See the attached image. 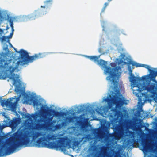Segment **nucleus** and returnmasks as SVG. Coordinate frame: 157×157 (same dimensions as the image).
Returning a JSON list of instances; mask_svg holds the SVG:
<instances>
[{
    "mask_svg": "<svg viewBox=\"0 0 157 157\" xmlns=\"http://www.w3.org/2000/svg\"><path fill=\"white\" fill-rule=\"evenodd\" d=\"M33 105L36 106H38L39 105V103L37 101L34 100L33 101Z\"/></svg>",
    "mask_w": 157,
    "mask_h": 157,
    "instance_id": "obj_27",
    "label": "nucleus"
},
{
    "mask_svg": "<svg viewBox=\"0 0 157 157\" xmlns=\"http://www.w3.org/2000/svg\"><path fill=\"white\" fill-rule=\"evenodd\" d=\"M39 121H40L41 122H44V123H46V121L47 120H44V119H41L40 120H38Z\"/></svg>",
    "mask_w": 157,
    "mask_h": 157,
    "instance_id": "obj_33",
    "label": "nucleus"
},
{
    "mask_svg": "<svg viewBox=\"0 0 157 157\" xmlns=\"http://www.w3.org/2000/svg\"><path fill=\"white\" fill-rule=\"evenodd\" d=\"M109 97L110 98L107 99L108 101L113 102L117 106L121 107L124 103L123 100L117 96V93L112 92Z\"/></svg>",
    "mask_w": 157,
    "mask_h": 157,
    "instance_id": "obj_6",
    "label": "nucleus"
},
{
    "mask_svg": "<svg viewBox=\"0 0 157 157\" xmlns=\"http://www.w3.org/2000/svg\"><path fill=\"white\" fill-rule=\"evenodd\" d=\"M5 62V60L0 58V79H5L6 78V72L9 71L11 74L10 78L16 82L19 77L18 75L13 73L15 68L12 67L10 62L8 63Z\"/></svg>",
    "mask_w": 157,
    "mask_h": 157,
    "instance_id": "obj_3",
    "label": "nucleus"
},
{
    "mask_svg": "<svg viewBox=\"0 0 157 157\" xmlns=\"http://www.w3.org/2000/svg\"><path fill=\"white\" fill-rule=\"evenodd\" d=\"M143 67L147 69L150 72V77L152 79H155L157 76V71H155L151 69V67L149 66L144 64Z\"/></svg>",
    "mask_w": 157,
    "mask_h": 157,
    "instance_id": "obj_10",
    "label": "nucleus"
},
{
    "mask_svg": "<svg viewBox=\"0 0 157 157\" xmlns=\"http://www.w3.org/2000/svg\"><path fill=\"white\" fill-rule=\"evenodd\" d=\"M72 146L73 147L76 146L78 144L77 141H74L73 142Z\"/></svg>",
    "mask_w": 157,
    "mask_h": 157,
    "instance_id": "obj_28",
    "label": "nucleus"
},
{
    "mask_svg": "<svg viewBox=\"0 0 157 157\" xmlns=\"http://www.w3.org/2000/svg\"><path fill=\"white\" fill-rule=\"evenodd\" d=\"M143 151L148 152L151 149V145L148 140H145L142 142Z\"/></svg>",
    "mask_w": 157,
    "mask_h": 157,
    "instance_id": "obj_9",
    "label": "nucleus"
},
{
    "mask_svg": "<svg viewBox=\"0 0 157 157\" xmlns=\"http://www.w3.org/2000/svg\"><path fill=\"white\" fill-rule=\"evenodd\" d=\"M121 58L120 59V62L121 63H124L125 64H127V63H129V64L130 63L129 59L127 58H127V59L128 60V61H127V62H126L125 61V59L124 58L125 57V56L124 54H121Z\"/></svg>",
    "mask_w": 157,
    "mask_h": 157,
    "instance_id": "obj_15",
    "label": "nucleus"
},
{
    "mask_svg": "<svg viewBox=\"0 0 157 157\" xmlns=\"http://www.w3.org/2000/svg\"><path fill=\"white\" fill-rule=\"evenodd\" d=\"M100 55L98 56H86L90 60L93 61L94 62H97V64L102 67L103 68H105V74H109V75L106 77V79L112 82L114 86V89L118 88V82L117 81L119 79V67L117 66L114 63H111L110 65L112 67L107 66L108 63L107 61L102 59L98 60Z\"/></svg>",
    "mask_w": 157,
    "mask_h": 157,
    "instance_id": "obj_1",
    "label": "nucleus"
},
{
    "mask_svg": "<svg viewBox=\"0 0 157 157\" xmlns=\"http://www.w3.org/2000/svg\"><path fill=\"white\" fill-rule=\"evenodd\" d=\"M132 65L133 66H135L136 67H143V65L144 64H140L139 63H137L136 62H133L132 63Z\"/></svg>",
    "mask_w": 157,
    "mask_h": 157,
    "instance_id": "obj_20",
    "label": "nucleus"
},
{
    "mask_svg": "<svg viewBox=\"0 0 157 157\" xmlns=\"http://www.w3.org/2000/svg\"><path fill=\"white\" fill-rule=\"evenodd\" d=\"M8 39L7 36H3L2 37H0V40L2 42L6 41V39Z\"/></svg>",
    "mask_w": 157,
    "mask_h": 157,
    "instance_id": "obj_23",
    "label": "nucleus"
},
{
    "mask_svg": "<svg viewBox=\"0 0 157 157\" xmlns=\"http://www.w3.org/2000/svg\"><path fill=\"white\" fill-rule=\"evenodd\" d=\"M11 61V60H9V61L10 62V61Z\"/></svg>",
    "mask_w": 157,
    "mask_h": 157,
    "instance_id": "obj_40",
    "label": "nucleus"
},
{
    "mask_svg": "<svg viewBox=\"0 0 157 157\" xmlns=\"http://www.w3.org/2000/svg\"><path fill=\"white\" fill-rule=\"evenodd\" d=\"M52 118H53V117H50V118H49V120L50 121H51V120H52Z\"/></svg>",
    "mask_w": 157,
    "mask_h": 157,
    "instance_id": "obj_35",
    "label": "nucleus"
},
{
    "mask_svg": "<svg viewBox=\"0 0 157 157\" xmlns=\"http://www.w3.org/2000/svg\"><path fill=\"white\" fill-rule=\"evenodd\" d=\"M61 124L62 126H62H65L66 125V123L65 122L63 121L62 123Z\"/></svg>",
    "mask_w": 157,
    "mask_h": 157,
    "instance_id": "obj_31",
    "label": "nucleus"
},
{
    "mask_svg": "<svg viewBox=\"0 0 157 157\" xmlns=\"http://www.w3.org/2000/svg\"><path fill=\"white\" fill-rule=\"evenodd\" d=\"M46 12L44 14H46Z\"/></svg>",
    "mask_w": 157,
    "mask_h": 157,
    "instance_id": "obj_42",
    "label": "nucleus"
},
{
    "mask_svg": "<svg viewBox=\"0 0 157 157\" xmlns=\"http://www.w3.org/2000/svg\"><path fill=\"white\" fill-rule=\"evenodd\" d=\"M9 22H10L11 27V28H14L13 21V20L10 19V20H9Z\"/></svg>",
    "mask_w": 157,
    "mask_h": 157,
    "instance_id": "obj_25",
    "label": "nucleus"
},
{
    "mask_svg": "<svg viewBox=\"0 0 157 157\" xmlns=\"http://www.w3.org/2000/svg\"><path fill=\"white\" fill-rule=\"evenodd\" d=\"M112 111L113 112H114L115 113V115L117 113L118 111L116 109H112Z\"/></svg>",
    "mask_w": 157,
    "mask_h": 157,
    "instance_id": "obj_30",
    "label": "nucleus"
},
{
    "mask_svg": "<svg viewBox=\"0 0 157 157\" xmlns=\"http://www.w3.org/2000/svg\"><path fill=\"white\" fill-rule=\"evenodd\" d=\"M41 111L44 113L48 114L49 113L48 112H52L54 113V115L56 117H59L65 114V113L63 112L56 111L54 110L50 109L48 107L45 108V106L42 107L41 108Z\"/></svg>",
    "mask_w": 157,
    "mask_h": 157,
    "instance_id": "obj_8",
    "label": "nucleus"
},
{
    "mask_svg": "<svg viewBox=\"0 0 157 157\" xmlns=\"http://www.w3.org/2000/svg\"><path fill=\"white\" fill-rule=\"evenodd\" d=\"M39 15V13L37 12H35L27 16L28 19L33 20L37 18Z\"/></svg>",
    "mask_w": 157,
    "mask_h": 157,
    "instance_id": "obj_12",
    "label": "nucleus"
},
{
    "mask_svg": "<svg viewBox=\"0 0 157 157\" xmlns=\"http://www.w3.org/2000/svg\"><path fill=\"white\" fill-rule=\"evenodd\" d=\"M108 3L106 2L104 4V6L102 10V12H103L105 10L107 6L108 5Z\"/></svg>",
    "mask_w": 157,
    "mask_h": 157,
    "instance_id": "obj_26",
    "label": "nucleus"
},
{
    "mask_svg": "<svg viewBox=\"0 0 157 157\" xmlns=\"http://www.w3.org/2000/svg\"><path fill=\"white\" fill-rule=\"evenodd\" d=\"M128 71H129V72L130 74V81L132 83V77L133 76L135 77L133 74H132V71L131 69V67L130 66H129L128 67Z\"/></svg>",
    "mask_w": 157,
    "mask_h": 157,
    "instance_id": "obj_19",
    "label": "nucleus"
},
{
    "mask_svg": "<svg viewBox=\"0 0 157 157\" xmlns=\"http://www.w3.org/2000/svg\"><path fill=\"white\" fill-rule=\"evenodd\" d=\"M109 136L113 140H118L121 139L118 131L109 134Z\"/></svg>",
    "mask_w": 157,
    "mask_h": 157,
    "instance_id": "obj_11",
    "label": "nucleus"
},
{
    "mask_svg": "<svg viewBox=\"0 0 157 157\" xmlns=\"http://www.w3.org/2000/svg\"><path fill=\"white\" fill-rule=\"evenodd\" d=\"M101 153L105 156L107 154V149L105 147H102L101 149Z\"/></svg>",
    "mask_w": 157,
    "mask_h": 157,
    "instance_id": "obj_18",
    "label": "nucleus"
},
{
    "mask_svg": "<svg viewBox=\"0 0 157 157\" xmlns=\"http://www.w3.org/2000/svg\"><path fill=\"white\" fill-rule=\"evenodd\" d=\"M4 122L7 126L12 128H16L19 124L17 118H14L12 120H10L8 117H6V120L4 121Z\"/></svg>",
    "mask_w": 157,
    "mask_h": 157,
    "instance_id": "obj_7",
    "label": "nucleus"
},
{
    "mask_svg": "<svg viewBox=\"0 0 157 157\" xmlns=\"http://www.w3.org/2000/svg\"><path fill=\"white\" fill-rule=\"evenodd\" d=\"M17 52L20 53V57L19 59L20 58L21 60L17 61L16 63V66L17 67L20 65H23L29 63H32L34 61L45 56V54L42 53H39L35 54L33 56H30L27 51L23 49H21L20 51Z\"/></svg>",
    "mask_w": 157,
    "mask_h": 157,
    "instance_id": "obj_2",
    "label": "nucleus"
},
{
    "mask_svg": "<svg viewBox=\"0 0 157 157\" xmlns=\"http://www.w3.org/2000/svg\"><path fill=\"white\" fill-rule=\"evenodd\" d=\"M104 131L100 127L97 128L95 129L94 130V134L99 135H101Z\"/></svg>",
    "mask_w": 157,
    "mask_h": 157,
    "instance_id": "obj_16",
    "label": "nucleus"
},
{
    "mask_svg": "<svg viewBox=\"0 0 157 157\" xmlns=\"http://www.w3.org/2000/svg\"><path fill=\"white\" fill-rule=\"evenodd\" d=\"M110 2L112 0H108Z\"/></svg>",
    "mask_w": 157,
    "mask_h": 157,
    "instance_id": "obj_39",
    "label": "nucleus"
},
{
    "mask_svg": "<svg viewBox=\"0 0 157 157\" xmlns=\"http://www.w3.org/2000/svg\"><path fill=\"white\" fill-rule=\"evenodd\" d=\"M132 78V83L134 85L136 84V87L137 89L134 90V91L135 90L137 91V93H136V96H137L138 94H140L141 92L144 90H147L148 91L151 90V86L139 83V82L145 80L147 79L145 76H143L141 78L133 76Z\"/></svg>",
    "mask_w": 157,
    "mask_h": 157,
    "instance_id": "obj_4",
    "label": "nucleus"
},
{
    "mask_svg": "<svg viewBox=\"0 0 157 157\" xmlns=\"http://www.w3.org/2000/svg\"><path fill=\"white\" fill-rule=\"evenodd\" d=\"M100 127L104 131H105L107 128V126L106 124V121L105 120H102L100 121Z\"/></svg>",
    "mask_w": 157,
    "mask_h": 157,
    "instance_id": "obj_13",
    "label": "nucleus"
},
{
    "mask_svg": "<svg viewBox=\"0 0 157 157\" xmlns=\"http://www.w3.org/2000/svg\"><path fill=\"white\" fill-rule=\"evenodd\" d=\"M54 127L55 130L60 129L62 128V126L61 124H57Z\"/></svg>",
    "mask_w": 157,
    "mask_h": 157,
    "instance_id": "obj_24",
    "label": "nucleus"
},
{
    "mask_svg": "<svg viewBox=\"0 0 157 157\" xmlns=\"http://www.w3.org/2000/svg\"><path fill=\"white\" fill-rule=\"evenodd\" d=\"M153 157H157V155H155Z\"/></svg>",
    "mask_w": 157,
    "mask_h": 157,
    "instance_id": "obj_38",
    "label": "nucleus"
},
{
    "mask_svg": "<svg viewBox=\"0 0 157 157\" xmlns=\"http://www.w3.org/2000/svg\"><path fill=\"white\" fill-rule=\"evenodd\" d=\"M31 116L33 118L35 119L37 117V115L34 114H32Z\"/></svg>",
    "mask_w": 157,
    "mask_h": 157,
    "instance_id": "obj_32",
    "label": "nucleus"
},
{
    "mask_svg": "<svg viewBox=\"0 0 157 157\" xmlns=\"http://www.w3.org/2000/svg\"><path fill=\"white\" fill-rule=\"evenodd\" d=\"M115 91L117 92H119V90H117V89H116V90H115Z\"/></svg>",
    "mask_w": 157,
    "mask_h": 157,
    "instance_id": "obj_36",
    "label": "nucleus"
},
{
    "mask_svg": "<svg viewBox=\"0 0 157 157\" xmlns=\"http://www.w3.org/2000/svg\"><path fill=\"white\" fill-rule=\"evenodd\" d=\"M45 126L44 124H38L36 125V127L38 129H41Z\"/></svg>",
    "mask_w": 157,
    "mask_h": 157,
    "instance_id": "obj_22",
    "label": "nucleus"
},
{
    "mask_svg": "<svg viewBox=\"0 0 157 157\" xmlns=\"http://www.w3.org/2000/svg\"><path fill=\"white\" fill-rule=\"evenodd\" d=\"M26 98L28 101H32L33 99L34 98V97L31 95H27Z\"/></svg>",
    "mask_w": 157,
    "mask_h": 157,
    "instance_id": "obj_21",
    "label": "nucleus"
},
{
    "mask_svg": "<svg viewBox=\"0 0 157 157\" xmlns=\"http://www.w3.org/2000/svg\"><path fill=\"white\" fill-rule=\"evenodd\" d=\"M52 0H46L44 2V6H41V8H48L52 4Z\"/></svg>",
    "mask_w": 157,
    "mask_h": 157,
    "instance_id": "obj_14",
    "label": "nucleus"
},
{
    "mask_svg": "<svg viewBox=\"0 0 157 157\" xmlns=\"http://www.w3.org/2000/svg\"><path fill=\"white\" fill-rule=\"evenodd\" d=\"M96 157H99V156H97Z\"/></svg>",
    "mask_w": 157,
    "mask_h": 157,
    "instance_id": "obj_41",
    "label": "nucleus"
},
{
    "mask_svg": "<svg viewBox=\"0 0 157 157\" xmlns=\"http://www.w3.org/2000/svg\"><path fill=\"white\" fill-rule=\"evenodd\" d=\"M19 99V97L17 98L16 96L6 100L4 99L1 101V105L3 107H6L12 111L15 112Z\"/></svg>",
    "mask_w": 157,
    "mask_h": 157,
    "instance_id": "obj_5",
    "label": "nucleus"
},
{
    "mask_svg": "<svg viewBox=\"0 0 157 157\" xmlns=\"http://www.w3.org/2000/svg\"><path fill=\"white\" fill-rule=\"evenodd\" d=\"M118 132L121 138L125 136V132L123 129H120L118 130Z\"/></svg>",
    "mask_w": 157,
    "mask_h": 157,
    "instance_id": "obj_17",
    "label": "nucleus"
},
{
    "mask_svg": "<svg viewBox=\"0 0 157 157\" xmlns=\"http://www.w3.org/2000/svg\"><path fill=\"white\" fill-rule=\"evenodd\" d=\"M11 29H12V32H13H13L14 31V29L13 28H11Z\"/></svg>",
    "mask_w": 157,
    "mask_h": 157,
    "instance_id": "obj_34",
    "label": "nucleus"
},
{
    "mask_svg": "<svg viewBox=\"0 0 157 157\" xmlns=\"http://www.w3.org/2000/svg\"><path fill=\"white\" fill-rule=\"evenodd\" d=\"M9 29V27H6V30H8V29Z\"/></svg>",
    "mask_w": 157,
    "mask_h": 157,
    "instance_id": "obj_37",
    "label": "nucleus"
},
{
    "mask_svg": "<svg viewBox=\"0 0 157 157\" xmlns=\"http://www.w3.org/2000/svg\"><path fill=\"white\" fill-rule=\"evenodd\" d=\"M13 32H11L10 34V35L8 36H7V38H8V39H9V38H12V36H13Z\"/></svg>",
    "mask_w": 157,
    "mask_h": 157,
    "instance_id": "obj_29",
    "label": "nucleus"
}]
</instances>
